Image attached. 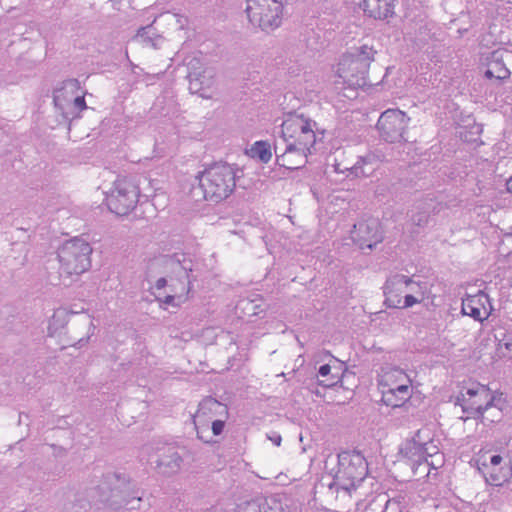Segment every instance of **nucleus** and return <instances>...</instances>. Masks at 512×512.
<instances>
[{"mask_svg": "<svg viewBox=\"0 0 512 512\" xmlns=\"http://www.w3.org/2000/svg\"><path fill=\"white\" fill-rule=\"evenodd\" d=\"M316 122L302 114H288L275 141L276 163L289 170L303 167L317 141Z\"/></svg>", "mask_w": 512, "mask_h": 512, "instance_id": "obj_1", "label": "nucleus"}, {"mask_svg": "<svg viewBox=\"0 0 512 512\" xmlns=\"http://www.w3.org/2000/svg\"><path fill=\"white\" fill-rule=\"evenodd\" d=\"M377 51L368 44L353 47L341 55L335 73L342 83L351 88L369 85V69Z\"/></svg>", "mask_w": 512, "mask_h": 512, "instance_id": "obj_2", "label": "nucleus"}, {"mask_svg": "<svg viewBox=\"0 0 512 512\" xmlns=\"http://www.w3.org/2000/svg\"><path fill=\"white\" fill-rule=\"evenodd\" d=\"M384 293L385 304L398 309H407L431 298V289L427 282L415 281L402 274L387 279Z\"/></svg>", "mask_w": 512, "mask_h": 512, "instance_id": "obj_3", "label": "nucleus"}, {"mask_svg": "<svg viewBox=\"0 0 512 512\" xmlns=\"http://www.w3.org/2000/svg\"><path fill=\"white\" fill-rule=\"evenodd\" d=\"M381 401L392 408L403 407L413 396L417 385L410 375L398 367H388L379 375Z\"/></svg>", "mask_w": 512, "mask_h": 512, "instance_id": "obj_4", "label": "nucleus"}, {"mask_svg": "<svg viewBox=\"0 0 512 512\" xmlns=\"http://www.w3.org/2000/svg\"><path fill=\"white\" fill-rule=\"evenodd\" d=\"M204 198L219 202L233 192L236 185L234 168L226 163H215L197 176Z\"/></svg>", "mask_w": 512, "mask_h": 512, "instance_id": "obj_5", "label": "nucleus"}, {"mask_svg": "<svg viewBox=\"0 0 512 512\" xmlns=\"http://www.w3.org/2000/svg\"><path fill=\"white\" fill-rule=\"evenodd\" d=\"M462 410L467 418H485L484 413L492 410L491 422L498 421L501 409L496 404V394L486 385L474 382L463 387L458 398Z\"/></svg>", "mask_w": 512, "mask_h": 512, "instance_id": "obj_6", "label": "nucleus"}, {"mask_svg": "<svg viewBox=\"0 0 512 512\" xmlns=\"http://www.w3.org/2000/svg\"><path fill=\"white\" fill-rule=\"evenodd\" d=\"M93 248L88 241L74 237L65 241L57 251L59 270L68 276H79L91 267Z\"/></svg>", "mask_w": 512, "mask_h": 512, "instance_id": "obj_7", "label": "nucleus"}, {"mask_svg": "<svg viewBox=\"0 0 512 512\" xmlns=\"http://www.w3.org/2000/svg\"><path fill=\"white\" fill-rule=\"evenodd\" d=\"M153 294L160 307L179 308L189 299L190 283L185 272L180 277L159 278L152 287Z\"/></svg>", "mask_w": 512, "mask_h": 512, "instance_id": "obj_8", "label": "nucleus"}, {"mask_svg": "<svg viewBox=\"0 0 512 512\" xmlns=\"http://www.w3.org/2000/svg\"><path fill=\"white\" fill-rule=\"evenodd\" d=\"M140 197L137 183L127 177H118L106 194V204L116 215L124 216L136 206Z\"/></svg>", "mask_w": 512, "mask_h": 512, "instance_id": "obj_9", "label": "nucleus"}, {"mask_svg": "<svg viewBox=\"0 0 512 512\" xmlns=\"http://www.w3.org/2000/svg\"><path fill=\"white\" fill-rule=\"evenodd\" d=\"M246 13L252 25L263 31H273L282 23L281 0H247Z\"/></svg>", "mask_w": 512, "mask_h": 512, "instance_id": "obj_10", "label": "nucleus"}, {"mask_svg": "<svg viewBox=\"0 0 512 512\" xmlns=\"http://www.w3.org/2000/svg\"><path fill=\"white\" fill-rule=\"evenodd\" d=\"M187 67L190 92L204 99H212L217 93L215 71L204 64L199 56L192 57Z\"/></svg>", "mask_w": 512, "mask_h": 512, "instance_id": "obj_11", "label": "nucleus"}, {"mask_svg": "<svg viewBox=\"0 0 512 512\" xmlns=\"http://www.w3.org/2000/svg\"><path fill=\"white\" fill-rule=\"evenodd\" d=\"M54 104L65 118H73L87 108L80 83L76 79L62 82L54 91Z\"/></svg>", "mask_w": 512, "mask_h": 512, "instance_id": "obj_12", "label": "nucleus"}, {"mask_svg": "<svg viewBox=\"0 0 512 512\" xmlns=\"http://www.w3.org/2000/svg\"><path fill=\"white\" fill-rule=\"evenodd\" d=\"M337 480L347 491L354 490L365 479L368 468L365 458L360 453H344L339 456Z\"/></svg>", "mask_w": 512, "mask_h": 512, "instance_id": "obj_13", "label": "nucleus"}, {"mask_svg": "<svg viewBox=\"0 0 512 512\" xmlns=\"http://www.w3.org/2000/svg\"><path fill=\"white\" fill-rule=\"evenodd\" d=\"M410 118L399 109H387L377 122L381 137L391 143L400 142L409 125Z\"/></svg>", "mask_w": 512, "mask_h": 512, "instance_id": "obj_14", "label": "nucleus"}, {"mask_svg": "<svg viewBox=\"0 0 512 512\" xmlns=\"http://www.w3.org/2000/svg\"><path fill=\"white\" fill-rule=\"evenodd\" d=\"M423 432L418 431L416 436L402 443L400 447V456L403 459H406L407 462L411 465L413 472L415 474L424 473L428 475L429 471V460L423 456L422 451V436Z\"/></svg>", "mask_w": 512, "mask_h": 512, "instance_id": "obj_15", "label": "nucleus"}, {"mask_svg": "<svg viewBox=\"0 0 512 512\" xmlns=\"http://www.w3.org/2000/svg\"><path fill=\"white\" fill-rule=\"evenodd\" d=\"M351 237L361 249H372L382 241V231L379 221L369 219L355 224L351 231Z\"/></svg>", "mask_w": 512, "mask_h": 512, "instance_id": "obj_16", "label": "nucleus"}, {"mask_svg": "<svg viewBox=\"0 0 512 512\" xmlns=\"http://www.w3.org/2000/svg\"><path fill=\"white\" fill-rule=\"evenodd\" d=\"M501 462L500 455H487L486 453L477 460L478 469L491 485L499 486L509 477V469L500 466Z\"/></svg>", "mask_w": 512, "mask_h": 512, "instance_id": "obj_17", "label": "nucleus"}, {"mask_svg": "<svg viewBox=\"0 0 512 512\" xmlns=\"http://www.w3.org/2000/svg\"><path fill=\"white\" fill-rule=\"evenodd\" d=\"M491 311L490 299L483 291H479L474 295H467L462 299V314L470 316L474 320L483 322L490 316Z\"/></svg>", "mask_w": 512, "mask_h": 512, "instance_id": "obj_18", "label": "nucleus"}, {"mask_svg": "<svg viewBox=\"0 0 512 512\" xmlns=\"http://www.w3.org/2000/svg\"><path fill=\"white\" fill-rule=\"evenodd\" d=\"M505 55H508V52L498 49L485 56H482L481 64L482 66L486 67L484 72L486 78H495L497 80H504L509 78L510 71L504 63Z\"/></svg>", "mask_w": 512, "mask_h": 512, "instance_id": "obj_19", "label": "nucleus"}, {"mask_svg": "<svg viewBox=\"0 0 512 512\" xmlns=\"http://www.w3.org/2000/svg\"><path fill=\"white\" fill-rule=\"evenodd\" d=\"M363 12L374 19H386L393 14L392 0H360Z\"/></svg>", "mask_w": 512, "mask_h": 512, "instance_id": "obj_20", "label": "nucleus"}, {"mask_svg": "<svg viewBox=\"0 0 512 512\" xmlns=\"http://www.w3.org/2000/svg\"><path fill=\"white\" fill-rule=\"evenodd\" d=\"M343 363L336 358L331 357L330 363L320 366L318 375L322 378L319 384L325 387H331L337 384L342 377Z\"/></svg>", "mask_w": 512, "mask_h": 512, "instance_id": "obj_21", "label": "nucleus"}, {"mask_svg": "<svg viewBox=\"0 0 512 512\" xmlns=\"http://www.w3.org/2000/svg\"><path fill=\"white\" fill-rule=\"evenodd\" d=\"M148 461L155 464L159 472L164 475H171L176 473L181 467V457L174 451L163 453L157 457H149Z\"/></svg>", "mask_w": 512, "mask_h": 512, "instance_id": "obj_22", "label": "nucleus"}, {"mask_svg": "<svg viewBox=\"0 0 512 512\" xmlns=\"http://www.w3.org/2000/svg\"><path fill=\"white\" fill-rule=\"evenodd\" d=\"M382 162V156L376 153H368L359 158L357 163L351 167V172L357 177L370 176Z\"/></svg>", "mask_w": 512, "mask_h": 512, "instance_id": "obj_23", "label": "nucleus"}, {"mask_svg": "<svg viewBox=\"0 0 512 512\" xmlns=\"http://www.w3.org/2000/svg\"><path fill=\"white\" fill-rule=\"evenodd\" d=\"M226 413V406L213 398H206L200 404L194 416V423L198 429V425L204 422L207 416Z\"/></svg>", "mask_w": 512, "mask_h": 512, "instance_id": "obj_24", "label": "nucleus"}, {"mask_svg": "<svg viewBox=\"0 0 512 512\" xmlns=\"http://www.w3.org/2000/svg\"><path fill=\"white\" fill-rule=\"evenodd\" d=\"M422 451L423 456L429 460V468L432 467L436 469L438 466L443 463V456L439 452L438 445L432 439L425 441L423 437L422 440Z\"/></svg>", "mask_w": 512, "mask_h": 512, "instance_id": "obj_25", "label": "nucleus"}, {"mask_svg": "<svg viewBox=\"0 0 512 512\" xmlns=\"http://www.w3.org/2000/svg\"><path fill=\"white\" fill-rule=\"evenodd\" d=\"M247 155L262 163H268L272 158L271 145L267 141H256L247 150Z\"/></svg>", "mask_w": 512, "mask_h": 512, "instance_id": "obj_26", "label": "nucleus"}, {"mask_svg": "<svg viewBox=\"0 0 512 512\" xmlns=\"http://www.w3.org/2000/svg\"><path fill=\"white\" fill-rule=\"evenodd\" d=\"M238 512H275L266 500H252L238 507Z\"/></svg>", "mask_w": 512, "mask_h": 512, "instance_id": "obj_27", "label": "nucleus"}, {"mask_svg": "<svg viewBox=\"0 0 512 512\" xmlns=\"http://www.w3.org/2000/svg\"><path fill=\"white\" fill-rule=\"evenodd\" d=\"M161 18L174 29L182 30L188 24L187 17L175 14V13H164L161 15Z\"/></svg>", "mask_w": 512, "mask_h": 512, "instance_id": "obj_28", "label": "nucleus"}, {"mask_svg": "<svg viewBox=\"0 0 512 512\" xmlns=\"http://www.w3.org/2000/svg\"><path fill=\"white\" fill-rule=\"evenodd\" d=\"M66 317L67 311L65 309L60 308L54 311L48 326L50 335H53L59 326H63L65 324Z\"/></svg>", "mask_w": 512, "mask_h": 512, "instance_id": "obj_29", "label": "nucleus"}, {"mask_svg": "<svg viewBox=\"0 0 512 512\" xmlns=\"http://www.w3.org/2000/svg\"><path fill=\"white\" fill-rule=\"evenodd\" d=\"M103 501L111 502V505H119L121 507H125L128 510H135L140 508V503L142 501L140 496H132L129 498L123 499V501L118 502L117 500H110L108 498L103 499Z\"/></svg>", "mask_w": 512, "mask_h": 512, "instance_id": "obj_30", "label": "nucleus"}, {"mask_svg": "<svg viewBox=\"0 0 512 512\" xmlns=\"http://www.w3.org/2000/svg\"><path fill=\"white\" fill-rule=\"evenodd\" d=\"M499 353L505 358H512V337L503 339L498 344Z\"/></svg>", "mask_w": 512, "mask_h": 512, "instance_id": "obj_31", "label": "nucleus"}, {"mask_svg": "<svg viewBox=\"0 0 512 512\" xmlns=\"http://www.w3.org/2000/svg\"><path fill=\"white\" fill-rule=\"evenodd\" d=\"M224 421L222 420H214L212 422V431L214 435H220L224 430Z\"/></svg>", "mask_w": 512, "mask_h": 512, "instance_id": "obj_32", "label": "nucleus"}, {"mask_svg": "<svg viewBox=\"0 0 512 512\" xmlns=\"http://www.w3.org/2000/svg\"><path fill=\"white\" fill-rule=\"evenodd\" d=\"M269 440L276 446H280L281 445V441H282V437L281 435L277 434V433H273L271 435L268 436Z\"/></svg>", "mask_w": 512, "mask_h": 512, "instance_id": "obj_33", "label": "nucleus"}, {"mask_svg": "<svg viewBox=\"0 0 512 512\" xmlns=\"http://www.w3.org/2000/svg\"><path fill=\"white\" fill-rule=\"evenodd\" d=\"M150 30V27H144L138 30V33L136 35V38H142L148 31Z\"/></svg>", "mask_w": 512, "mask_h": 512, "instance_id": "obj_34", "label": "nucleus"}, {"mask_svg": "<svg viewBox=\"0 0 512 512\" xmlns=\"http://www.w3.org/2000/svg\"><path fill=\"white\" fill-rule=\"evenodd\" d=\"M506 188L509 193L512 194V177H510L506 182Z\"/></svg>", "mask_w": 512, "mask_h": 512, "instance_id": "obj_35", "label": "nucleus"}, {"mask_svg": "<svg viewBox=\"0 0 512 512\" xmlns=\"http://www.w3.org/2000/svg\"><path fill=\"white\" fill-rule=\"evenodd\" d=\"M421 431L423 432L422 436L425 438V440H426V439H429V436H426V437L424 436L425 431H423V430H421Z\"/></svg>", "mask_w": 512, "mask_h": 512, "instance_id": "obj_36", "label": "nucleus"}, {"mask_svg": "<svg viewBox=\"0 0 512 512\" xmlns=\"http://www.w3.org/2000/svg\"><path fill=\"white\" fill-rule=\"evenodd\" d=\"M117 494L113 491L112 497L115 498Z\"/></svg>", "mask_w": 512, "mask_h": 512, "instance_id": "obj_37", "label": "nucleus"}, {"mask_svg": "<svg viewBox=\"0 0 512 512\" xmlns=\"http://www.w3.org/2000/svg\"><path fill=\"white\" fill-rule=\"evenodd\" d=\"M149 450V447H146L143 452H147Z\"/></svg>", "mask_w": 512, "mask_h": 512, "instance_id": "obj_38", "label": "nucleus"}]
</instances>
